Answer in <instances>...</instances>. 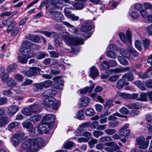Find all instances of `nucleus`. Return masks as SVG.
Returning a JSON list of instances; mask_svg holds the SVG:
<instances>
[{"label":"nucleus","mask_w":152,"mask_h":152,"mask_svg":"<svg viewBox=\"0 0 152 152\" xmlns=\"http://www.w3.org/2000/svg\"><path fill=\"white\" fill-rule=\"evenodd\" d=\"M2 93L4 95L7 96H10L13 94L12 88L7 90H4L2 91Z\"/></svg>","instance_id":"79ce46f5"},{"label":"nucleus","mask_w":152,"mask_h":152,"mask_svg":"<svg viewBox=\"0 0 152 152\" xmlns=\"http://www.w3.org/2000/svg\"><path fill=\"white\" fill-rule=\"evenodd\" d=\"M146 31L149 35L152 36V24H150L147 26Z\"/></svg>","instance_id":"774afa93"},{"label":"nucleus","mask_w":152,"mask_h":152,"mask_svg":"<svg viewBox=\"0 0 152 152\" xmlns=\"http://www.w3.org/2000/svg\"><path fill=\"white\" fill-rule=\"evenodd\" d=\"M29 135L31 137H34L37 135V131H36L34 127L33 126L31 128L28 130Z\"/></svg>","instance_id":"8fccbe9b"},{"label":"nucleus","mask_w":152,"mask_h":152,"mask_svg":"<svg viewBox=\"0 0 152 152\" xmlns=\"http://www.w3.org/2000/svg\"><path fill=\"white\" fill-rule=\"evenodd\" d=\"M136 100L138 101H146L147 100V95L145 93H142L140 96V97L137 98Z\"/></svg>","instance_id":"c03bdc74"},{"label":"nucleus","mask_w":152,"mask_h":152,"mask_svg":"<svg viewBox=\"0 0 152 152\" xmlns=\"http://www.w3.org/2000/svg\"><path fill=\"white\" fill-rule=\"evenodd\" d=\"M86 115L87 116H91L95 114L94 110L91 108H88L86 109L85 111Z\"/></svg>","instance_id":"7c9ffc66"},{"label":"nucleus","mask_w":152,"mask_h":152,"mask_svg":"<svg viewBox=\"0 0 152 152\" xmlns=\"http://www.w3.org/2000/svg\"><path fill=\"white\" fill-rule=\"evenodd\" d=\"M138 144L139 145V147L142 149L146 148L148 145L149 142L148 140L145 141V138L142 136L137 137L136 139Z\"/></svg>","instance_id":"f8f14e48"},{"label":"nucleus","mask_w":152,"mask_h":152,"mask_svg":"<svg viewBox=\"0 0 152 152\" xmlns=\"http://www.w3.org/2000/svg\"><path fill=\"white\" fill-rule=\"evenodd\" d=\"M115 116H116L119 117H121L122 116V115L119 113H116L108 116V120H109L115 121L117 118L116 117H115Z\"/></svg>","instance_id":"a19ab883"},{"label":"nucleus","mask_w":152,"mask_h":152,"mask_svg":"<svg viewBox=\"0 0 152 152\" xmlns=\"http://www.w3.org/2000/svg\"><path fill=\"white\" fill-rule=\"evenodd\" d=\"M14 78L19 82H22L23 79V76L20 74H17L15 75Z\"/></svg>","instance_id":"5fc2aeb1"},{"label":"nucleus","mask_w":152,"mask_h":152,"mask_svg":"<svg viewBox=\"0 0 152 152\" xmlns=\"http://www.w3.org/2000/svg\"><path fill=\"white\" fill-rule=\"evenodd\" d=\"M17 64L15 63H13L10 65L7 69V71L8 72H10L13 71L17 67Z\"/></svg>","instance_id":"e433bc0d"},{"label":"nucleus","mask_w":152,"mask_h":152,"mask_svg":"<svg viewBox=\"0 0 152 152\" xmlns=\"http://www.w3.org/2000/svg\"><path fill=\"white\" fill-rule=\"evenodd\" d=\"M51 129L50 128L48 125L45 123H43L42 122V123L39 125L37 130L40 133H46Z\"/></svg>","instance_id":"2eb2a0df"},{"label":"nucleus","mask_w":152,"mask_h":152,"mask_svg":"<svg viewBox=\"0 0 152 152\" xmlns=\"http://www.w3.org/2000/svg\"><path fill=\"white\" fill-rule=\"evenodd\" d=\"M129 84L128 82L125 81V80L124 79H121L116 83V87L117 89H120L124 86L128 85Z\"/></svg>","instance_id":"a211bd4d"},{"label":"nucleus","mask_w":152,"mask_h":152,"mask_svg":"<svg viewBox=\"0 0 152 152\" xmlns=\"http://www.w3.org/2000/svg\"><path fill=\"white\" fill-rule=\"evenodd\" d=\"M18 60L20 62L23 64H26L27 62V60L26 58L21 56L18 57Z\"/></svg>","instance_id":"bf43d9fd"},{"label":"nucleus","mask_w":152,"mask_h":152,"mask_svg":"<svg viewBox=\"0 0 152 152\" xmlns=\"http://www.w3.org/2000/svg\"><path fill=\"white\" fill-rule=\"evenodd\" d=\"M55 118L52 114H49L45 115L42 120L43 123H45L48 125L50 128H52L54 125Z\"/></svg>","instance_id":"6e6552de"},{"label":"nucleus","mask_w":152,"mask_h":152,"mask_svg":"<svg viewBox=\"0 0 152 152\" xmlns=\"http://www.w3.org/2000/svg\"><path fill=\"white\" fill-rule=\"evenodd\" d=\"M129 51H128L123 49L121 48L120 50V53L121 55L126 57L129 58L130 56Z\"/></svg>","instance_id":"c9c22d12"},{"label":"nucleus","mask_w":152,"mask_h":152,"mask_svg":"<svg viewBox=\"0 0 152 152\" xmlns=\"http://www.w3.org/2000/svg\"><path fill=\"white\" fill-rule=\"evenodd\" d=\"M29 108L32 112L34 113H38L41 111V108L38 104H34L29 105Z\"/></svg>","instance_id":"f3484780"},{"label":"nucleus","mask_w":152,"mask_h":152,"mask_svg":"<svg viewBox=\"0 0 152 152\" xmlns=\"http://www.w3.org/2000/svg\"><path fill=\"white\" fill-rule=\"evenodd\" d=\"M19 110V107L17 106L13 105L10 106L8 110V113L10 115H13Z\"/></svg>","instance_id":"aec40b11"},{"label":"nucleus","mask_w":152,"mask_h":152,"mask_svg":"<svg viewBox=\"0 0 152 152\" xmlns=\"http://www.w3.org/2000/svg\"><path fill=\"white\" fill-rule=\"evenodd\" d=\"M113 105V101L111 100H108L106 101L105 104L104 105V107H107L109 109Z\"/></svg>","instance_id":"69168bd1"},{"label":"nucleus","mask_w":152,"mask_h":152,"mask_svg":"<svg viewBox=\"0 0 152 152\" xmlns=\"http://www.w3.org/2000/svg\"><path fill=\"white\" fill-rule=\"evenodd\" d=\"M118 59L120 63L122 65H126L128 64V61L123 57L119 56L118 57Z\"/></svg>","instance_id":"58836bf2"},{"label":"nucleus","mask_w":152,"mask_h":152,"mask_svg":"<svg viewBox=\"0 0 152 152\" xmlns=\"http://www.w3.org/2000/svg\"><path fill=\"white\" fill-rule=\"evenodd\" d=\"M6 119L4 117L0 118V127L4 126L7 124Z\"/></svg>","instance_id":"338daca9"},{"label":"nucleus","mask_w":152,"mask_h":152,"mask_svg":"<svg viewBox=\"0 0 152 152\" xmlns=\"http://www.w3.org/2000/svg\"><path fill=\"white\" fill-rule=\"evenodd\" d=\"M92 23L89 22H84L80 28L81 31L84 32L83 36L87 38H89L91 35V33L89 31L92 29Z\"/></svg>","instance_id":"20e7f679"},{"label":"nucleus","mask_w":152,"mask_h":152,"mask_svg":"<svg viewBox=\"0 0 152 152\" xmlns=\"http://www.w3.org/2000/svg\"><path fill=\"white\" fill-rule=\"evenodd\" d=\"M40 70L41 69L38 67H31L28 70L24 71L23 73L25 75L29 77L38 74L39 73Z\"/></svg>","instance_id":"9d476101"},{"label":"nucleus","mask_w":152,"mask_h":152,"mask_svg":"<svg viewBox=\"0 0 152 152\" xmlns=\"http://www.w3.org/2000/svg\"><path fill=\"white\" fill-rule=\"evenodd\" d=\"M152 69V67H150L146 73L139 72L138 73V75L140 78L141 79H146L149 77V75L148 74V73Z\"/></svg>","instance_id":"b1692460"},{"label":"nucleus","mask_w":152,"mask_h":152,"mask_svg":"<svg viewBox=\"0 0 152 152\" xmlns=\"http://www.w3.org/2000/svg\"><path fill=\"white\" fill-rule=\"evenodd\" d=\"M99 68L101 70L109 68L110 65L109 62L107 61H104L101 62L99 66Z\"/></svg>","instance_id":"cd10ccee"},{"label":"nucleus","mask_w":152,"mask_h":152,"mask_svg":"<svg viewBox=\"0 0 152 152\" xmlns=\"http://www.w3.org/2000/svg\"><path fill=\"white\" fill-rule=\"evenodd\" d=\"M130 15L132 18L135 19H137L140 16L139 14L138 13L134 11H132L131 12Z\"/></svg>","instance_id":"4d7b16f0"},{"label":"nucleus","mask_w":152,"mask_h":152,"mask_svg":"<svg viewBox=\"0 0 152 152\" xmlns=\"http://www.w3.org/2000/svg\"><path fill=\"white\" fill-rule=\"evenodd\" d=\"M133 83L142 90H144L146 89V87L144 84V82L141 83L139 81H137L133 82Z\"/></svg>","instance_id":"bb28decb"},{"label":"nucleus","mask_w":152,"mask_h":152,"mask_svg":"<svg viewBox=\"0 0 152 152\" xmlns=\"http://www.w3.org/2000/svg\"><path fill=\"white\" fill-rule=\"evenodd\" d=\"M97 142V140L94 138H92L88 142V144L90 148H93L95 144H96Z\"/></svg>","instance_id":"3c124183"},{"label":"nucleus","mask_w":152,"mask_h":152,"mask_svg":"<svg viewBox=\"0 0 152 152\" xmlns=\"http://www.w3.org/2000/svg\"><path fill=\"white\" fill-rule=\"evenodd\" d=\"M144 85L146 86L148 88H152V80L149 79L146 82H144Z\"/></svg>","instance_id":"052dcab7"},{"label":"nucleus","mask_w":152,"mask_h":152,"mask_svg":"<svg viewBox=\"0 0 152 152\" xmlns=\"http://www.w3.org/2000/svg\"><path fill=\"white\" fill-rule=\"evenodd\" d=\"M43 87L47 88L50 87L52 84V81L50 80H47L42 82Z\"/></svg>","instance_id":"09e8293b"},{"label":"nucleus","mask_w":152,"mask_h":152,"mask_svg":"<svg viewBox=\"0 0 152 152\" xmlns=\"http://www.w3.org/2000/svg\"><path fill=\"white\" fill-rule=\"evenodd\" d=\"M120 148L117 144H115L112 147H107L104 148V150L107 152H114L115 151L119 150Z\"/></svg>","instance_id":"4be33fe9"},{"label":"nucleus","mask_w":152,"mask_h":152,"mask_svg":"<svg viewBox=\"0 0 152 152\" xmlns=\"http://www.w3.org/2000/svg\"><path fill=\"white\" fill-rule=\"evenodd\" d=\"M24 44L25 45H28L29 47L33 48L38 50L39 49L40 47L37 45L34 44L32 43H31L28 41H24Z\"/></svg>","instance_id":"f704fd0d"},{"label":"nucleus","mask_w":152,"mask_h":152,"mask_svg":"<svg viewBox=\"0 0 152 152\" xmlns=\"http://www.w3.org/2000/svg\"><path fill=\"white\" fill-rule=\"evenodd\" d=\"M142 42V41H141L139 39L136 40L135 42V46L139 51H141L143 48Z\"/></svg>","instance_id":"393cba45"},{"label":"nucleus","mask_w":152,"mask_h":152,"mask_svg":"<svg viewBox=\"0 0 152 152\" xmlns=\"http://www.w3.org/2000/svg\"><path fill=\"white\" fill-rule=\"evenodd\" d=\"M56 2L55 1H52L51 2V5L54 6V9H61L63 7V1L67 4L66 5H68L70 4L69 0H56Z\"/></svg>","instance_id":"9b49d317"},{"label":"nucleus","mask_w":152,"mask_h":152,"mask_svg":"<svg viewBox=\"0 0 152 152\" xmlns=\"http://www.w3.org/2000/svg\"><path fill=\"white\" fill-rule=\"evenodd\" d=\"M48 56V55L45 53H41L37 55V58L38 60H40Z\"/></svg>","instance_id":"6e6d98bb"},{"label":"nucleus","mask_w":152,"mask_h":152,"mask_svg":"<svg viewBox=\"0 0 152 152\" xmlns=\"http://www.w3.org/2000/svg\"><path fill=\"white\" fill-rule=\"evenodd\" d=\"M41 118V115L39 114H38L31 117L30 118V120L33 122H36L39 121Z\"/></svg>","instance_id":"72a5a7b5"},{"label":"nucleus","mask_w":152,"mask_h":152,"mask_svg":"<svg viewBox=\"0 0 152 152\" xmlns=\"http://www.w3.org/2000/svg\"><path fill=\"white\" fill-rule=\"evenodd\" d=\"M106 55L108 57L113 58H116L117 56L115 52L110 50H108L107 51Z\"/></svg>","instance_id":"ea45409f"},{"label":"nucleus","mask_w":152,"mask_h":152,"mask_svg":"<svg viewBox=\"0 0 152 152\" xmlns=\"http://www.w3.org/2000/svg\"><path fill=\"white\" fill-rule=\"evenodd\" d=\"M99 75V72L95 66H92L91 68L89 76L94 80V78L98 77Z\"/></svg>","instance_id":"dca6fc26"},{"label":"nucleus","mask_w":152,"mask_h":152,"mask_svg":"<svg viewBox=\"0 0 152 152\" xmlns=\"http://www.w3.org/2000/svg\"><path fill=\"white\" fill-rule=\"evenodd\" d=\"M24 134L23 133L15 134L11 138V141L13 145L17 147L19 143L24 139Z\"/></svg>","instance_id":"0eeeda50"},{"label":"nucleus","mask_w":152,"mask_h":152,"mask_svg":"<svg viewBox=\"0 0 152 152\" xmlns=\"http://www.w3.org/2000/svg\"><path fill=\"white\" fill-rule=\"evenodd\" d=\"M9 75L7 73H4L3 74L1 77V80L3 82H6L9 79Z\"/></svg>","instance_id":"0e129e2a"},{"label":"nucleus","mask_w":152,"mask_h":152,"mask_svg":"<svg viewBox=\"0 0 152 152\" xmlns=\"http://www.w3.org/2000/svg\"><path fill=\"white\" fill-rule=\"evenodd\" d=\"M9 87H15L17 84L16 82L12 77H9L6 82Z\"/></svg>","instance_id":"412c9836"},{"label":"nucleus","mask_w":152,"mask_h":152,"mask_svg":"<svg viewBox=\"0 0 152 152\" xmlns=\"http://www.w3.org/2000/svg\"><path fill=\"white\" fill-rule=\"evenodd\" d=\"M37 32H39L42 34L45 35L46 37H58V34L54 32H50L47 31H34L35 33H36Z\"/></svg>","instance_id":"6ab92c4d"},{"label":"nucleus","mask_w":152,"mask_h":152,"mask_svg":"<svg viewBox=\"0 0 152 152\" xmlns=\"http://www.w3.org/2000/svg\"><path fill=\"white\" fill-rule=\"evenodd\" d=\"M30 47L28 45H25L24 41L23 42V45L20 49L21 53L26 56L27 58H30L34 56V53L31 51Z\"/></svg>","instance_id":"39448f33"},{"label":"nucleus","mask_w":152,"mask_h":152,"mask_svg":"<svg viewBox=\"0 0 152 152\" xmlns=\"http://www.w3.org/2000/svg\"><path fill=\"white\" fill-rule=\"evenodd\" d=\"M19 124V123L16 122H12L8 125V129L9 131H12L13 129L18 128Z\"/></svg>","instance_id":"c85d7f7f"},{"label":"nucleus","mask_w":152,"mask_h":152,"mask_svg":"<svg viewBox=\"0 0 152 152\" xmlns=\"http://www.w3.org/2000/svg\"><path fill=\"white\" fill-rule=\"evenodd\" d=\"M61 76H57L54 77L53 80L55 81L56 88L59 90L62 89L64 85V81L61 79Z\"/></svg>","instance_id":"4468645a"},{"label":"nucleus","mask_w":152,"mask_h":152,"mask_svg":"<svg viewBox=\"0 0 152 152\" xmlns=\"http://www.w3.org/2000/svg\"><path fill=\"white\" fill-rule=\"evenodd\" d=\"M22 146L24 152H36L39 147L44 146V140L41 137L29 139L23 142Z\"/></svg>","instance_id":"f03ea898"},{"label":"nucleus","mask_w":152,"mask_h":152,"mask_svg":"<svg viewBox=\"0 0 152 152\" xmlns=\"http://www.w3.org/2000/svg\"><path fill=\"white\" fill-rule=\"evenodd\" d=\"M142 42L143 47L145 49H148L150 44L151 42L149 39L147 38L142 39Z\"/></svg>","instance_id":"4c0bfd02"},{"label":"nucleus","mask_w":152,"mask_h":152,"mask_svg":"<svg viewBox=\"0 0 152 152\" xmlns=\"http://www.w3.org/2000/svg\"><path fill=\"white\" fill-rule=\"evenodd\" d=\"M112 140V138L110 137L107 136L101 137L99 139V141L100 142H104Z\"/></svg>","instance_id":"49530a36"},{"label":"nucleus","mask_w":152,"mask_h":152,"mask_svg":"<svg viewBox=\"0 0 152 152\" xmlns=\"http://www.w3.org/2000/svg\"><path fill=\"white\" fill-rule=\"evenodd\" d=\"M35 87L33 88V91L34 92H37L43 88V86L42 82L36 83L35 84Z\"/></svg>","instance_id":"a878e982"},{"label":"nucleus","mask_w":152,"mask_h":152,"mask_svg":"<svg viewBox=\"0 0 152 152\" xmlns=\"http://www.w3.org/2000/svg\"><path fill=\"white\" fill-rule=\"evenodd\" d=\"M91 99L87 96H83L79 99L78 105L81 107L88 106L90 102Z\"/></svg>","instance_id":"ddd939ff"},{"label":"nucleus","mask_w":152,"mask_h":152,"mask_svg":"<svg viewBox=\"0 0 152 152\" xmlns=\"http://www.w3.org/2000/svg\"><path fill=\"white\" fill-rule=\"evenodd\" d=\"M57 94L56 90L53 89L47 90L42 94V95L44 97H49L43 101L42 104L48 110V109L51 106L54 110H57L60 105V103L58 101L56 102V99L53 97Z\"/></svg>","instance_id":"f257e3e1"},{"label":"nucleus","mask_w":152,"mask_h":152,"mask_svg":"<svg viewBox=\"0 0 152 152\" xmlns=\"http://www.w3.org/2000/svg\"><path fill=\"white\" fill-rule=\"evenodd\" d=\"M63 38L66 44L70 47L72 45H83L84 43V41L82 38L78 37H73L70 35L68 33L64 35Z\"/></svg>","instance_id":"7ed1b4c3"},{"label":"nucleus","mask_w":152,"mask_h":152,"mask_svg":"<svg viewBox=\"0 0 152 152\" xmlns=\"http://www.w3.org/2000/svg\"><path fill=\"white\" fill-rule=\"evenodd\" d=\"M93 134L95 137L97 138L100 136L103 135V133L101 131L95 130L93 132Z\"/></svg>","instance_id":"13d9d810"},{"label":"nucleus","mask_w":152,"mask_h":152,"mask_svg":"<svg viewBox=\"0 0 152 152\" xmlns=\"http://www.w3.org/2000/svg\"><path fill=\"white\" fill-rule=\"evenodd\" d=\"M122 78L125 79H127V80L129 81H132L134 79L133 75L132 73H128L125 74L122 76Z\"/></svg>","instance_id":"c756f323"},{"label":"nucleus","mask_w":152,"mask_h":152,"mask_svg":"<svg viewBox=\"0 0 152 152\" xmlns=\"http://www.w3.org/2000/svg\"><path fill=\"white\" fill-rule=\"evenodd\" d=\"M54 9V6L51 5V4L50 5L49 12L51 15L52 18L58 21H61L64 20V16L63 14L59 12H55L53 10Z\"/></svg>","instance_id":"423d86ee"},{"label":"nucleus","mask_w":152,"mask_h":152,"mask_svg":"<svg viewBox=\"0 0 152 152\" xmlns=\"http://www.w3.org/2000/svg\"><path fill=\"white\" fill-rule=\"evenodd\" d=\"M130 133V131L129 129H121L119 131L118 134L121 136H126L129 135Z\"/></svg>","instance_id":"2f4dec72"},{"label":"nucleus","mask_w":152,"mask_h":152,"mask_svg":"<svg viewBox=\"0 0 152 152\" xmlns=\"http://www.w3.org/2000/svg\"><path fill=\"white\" fill-rule=\"evenodd\" d=\"M119 78V75H113L110 77L109 78V80L111 82L116 81Z\"/></svg>","instance_id":"864d4df0"},{"label":"nucleus","mask_w":152,"mask_h":152,"mask_svg":"<svg viewBox=\"0 0 152 152\" xmlns=\"http://www.w3.org/2000/svg\"><path fill=\"white\" fill-rule=\"evenodd\" d=\"M28 39L31 41L37 42L39 40V37L37 36H33L31 35H30L29 36Z\"/></svg>","instance_id":"a18cd8bd"},{"label":"nucleus","mask_w":152,"mask_h":152,"mask_svg":"<svg viewBox=\"0 0 152 152\" xmlns=\"http://www.w3.org/2000/svg\"><path fill=\"white\" fill-rule=\"evenodd\" d=\"M126 37L125 34L121 32L119 34V37L121 40L124 42L130 43L131 42V39L132 37V34L131 31L129 30H127L126 31Z\"/></svg>","instance_id":"1a4fd4ad"},{"label":"nucleus","mask_w":152,"mask_h":152,"mask_svg":"<svg viewBox=\"0 0 152 152\" xmlns=\"http://www.w3.org/2000/svg\"><path fill=\"white\" fill-rule=\"evenodd\" d=\"M33 83V81L29 79H26L24 82L21 84V85L23 86H27L31 85Z\"/></svg>","instance_id":"603ef678"},{"label":"nucleus","mask_w":152,"mask_h":152,"mask_svg":"<svg viewBox=\"0 0 152 152\" xmlns=\"http://www.w3.org/2000/svg\"><path fill=\"white\" fill-rule=\"evenodd\" d=\"M22 124L23 127L27 129L28 130L33 127L31 123L28 121H25L23 122Z\"/></svg>","instance_id":"37998d69"},{"label":"nucleus","mask_w":152,"mask_h":152,"mask_svg":"<svg viewBox=\"0 0 152 152\" xmlns=\"http://www.w3.org/2000/svg\"><path fill=\"white\" fill-rule=\"evenodd\" d=\"M50 56L52 58H57L59 56V53L55 51H52L49 52Z\"/></svg>","instance_id":"e2e57ef3"},{"label":"nucleus","mask_w":152,"mask_h":152,"mask_svg":"<svg viewBox=\"0 0 152 152\" xmlns=\"http://www.w3.org/2000/svg\"><path fill=\"white\" fill-rule=\"evenodd\" d=\"M104 132L108 135H111L115 133L116 131L115 129H107L105 130Z\"/></svg>","instance_id":"680f3d73"},{"label":"nucleus","mask_w":152,"mask_h":152,"mask_svg":"<svg viewBox=\"0 0 152 152\" xmlns=\"http://www.w3.org/2000/svg\"><path fill=\"white\" fill-rule=\"evenodd\" d=\"M22 113L24 115H26L29 116L32 115V112L31 111V110L28 108H26L22 109L21 110Z\"/></svg>","instance_id":"473e14b6"},{"label":"nucleus","mask_w":152,"mask_h":152,"mask_svg":"<svg viewBox=\"0 0 152 152\" xmlns=\"http://www.w3.org/2000/svg\"><path fill=\"white\" fill-rule=\"evenodd\" d=\"M74 145L73 142H72L68 141L65 142L64 147L66 149H69L72 147Z\"/></svg>","instance_id":"de8ad7c7"},{"label":"nucleus","mask_w":152,"mask_h":152,"mask_svg":"<svg viewBox=\"0 0 152 152\" xmlns=\"http://www.w3.org/2000/svg\"><path fill=\"white\" fill-rule=\"evenodd\" d=\"M75 118L80 120H83L85 118L84 111L82 110L78 111L75 114Z\"/></svg>","instance_id":"5701e85b"}]
</instances>
